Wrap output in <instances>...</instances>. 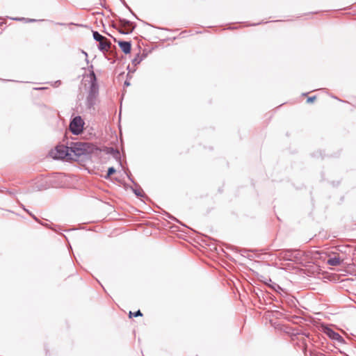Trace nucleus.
<instances>
[{
	"mask_svg": "<svg viewBox=\"0 0 356 356\" xmlns=\"http://www.w3.org/2000/svg\"><path fill=\"white\" fill-rule=\"evenodd\" d=\"M98 95H99L98 86L95 82H92V83L90 86L88 94L86 99V106L88 109H91V108H94V106L97 102Z\"/></svg>",
	"mask_w": 356,
	"mask_h": 356,
	"instance_id": "obj_3",
	"label": "nucleus"
},
{
	"mask_svg": "<svg viewBox=\"0 0 356 356\" xmlns=\"http://www.w3.org/2000/svg\"><path fill=\"white\" fill-rule=\"evenodd\" d=\"M118 45L124 54H129L131 51V42L127 41H119Z\"/></svg>",
	"mask_w": 356,
	"mask_h": 356,
	"instance_id": "obj_8",
	"label": "nucleus"
},
{
	"mask_svg": "<svg viewBox=\"0 0 356 356\" xmlns=\"http://www.w3.org/2000/svg\"><path fill=\"white\" fill-rule=\"evenodd\" d=\"M143 314L142 313L140 312V310H138L137 312L133 313L131 312H130L129 313V316L131 317L132 316H134V317H138V316H141Z\"/></svg>",
	"mask_w": 356,
	"mask_h": 356,
	"instance_id": "obj_12",
	"label": "nucleus"
},
{
	"mask_svg": "<svg viewBox=\"0 0 356 356\" xmlns=\"http://www.w3.org/2000/svg\"><path fill=\"white\" fill-rule=\"evenodd\" d=\"M325 333L329 338L337 341L339 343H343L344 342L343 337L339 333L334 332L330 328L326 327L325 330Z\"/></svg>",
	"mask_w": 356,
	"mask_h": 356,
	"instance_id": "obj_5",
	"label": "nucleus"
},
{
	"mask_svg": "<svg viewBox=\"0 0 356 356\" xmlns=\"http://www.w3.org/2000/svg\"><path fill=\"white\" fill-rule=\"evenodd\" d=\"M115 172V169L113 167H111L108 170L107 176L113 175Z\"/></svg>",
	"mask_w": 356,
	"mask_h": 356,
	"instance_id": "obj_14",
	"label": "nucleus"
},
{
	"mask_svg": "<svg viewBox=\"0 0 356 356\" xmlns=\"http://www.w3.org/2000/svg\"><path fill=\"white\" fill-rule=\"evenodd\" d=\"M92 35H93V38L94 40H95L97 42H100L101 40H102L103 39H105V37L102 35L100 33H99V32L97 31H93L92 32Z\"/></svg>",
	"mask_w": 356,
	"mask_h": 356,
	"instance_id": "obj_10",
	"label": "nucleus"
},
{
	"mask_svg": "<svg viewBox=\"0 0 356 356\" xmlns=\"http://www.w3.org/2000/svg\"><path fill=\"white\" fill-rule=\"evenodd\" d=\"M70 149V153H72L74 158L73 160H76L81 156L91 153L93 150V147L88 143L76 142L71 144Z\"/></svg>",
	"mask_w": 356,
	"mask_h": 356,
	"instance_id": "obj_1",
	"label": "nucleus"
},
{
	"mask_svg": "<svg viewBox=\"0 0 356 356\" xmlns=\"http://www.w3.org/2000/svg\"><path fill=\"white\" fill-rule=\"evenodd\" d=\"M316 99V97H315V96H314V97H309V98L307 99V102L308 103H312V102H313L314 101V99Z\"/></svg>",
	"mask_w": 356,
	"mask_h": 356,
	"instance_id": "obj_16",
	"label": "nucleus"
},
{
	"mask_svg": "<svg viewBox=\"0 0 356 356\" xmlns=\"http://www.w3.org/2000/svg\"><path fill=\"white\" fill-rule=\"evenodd\" d=\"M141 61V58H140L139 56H138L136 58H134L132 60V63L135 65L139 64Z\"/></svg>",
	"mask_w": 356,
	"mask_h": 356,
	"instance_id": "obj_13",
	"label": "nucleus"
},
{
	"mask_svg": "<svg viewBox=\"0 0 356 356\" xmlns=\"http://www.w3.org/2000/svg\"><path fill=\"white\" fill-rule=\"evenodd\" d=\"M84 125V122L80 116L75 117L70 124L71 131L76 135L79 134L82 131Z\"/></svg>",
	"mask_w": 356,
	"mask_h": 356,
	"instance_id": "obj_4",
	"label": "nucleus"
},
{
	"mask_svg": "<svg viewBox=\"0 0 356 356\" xmlns=\"http://www.w3.org/2000/svg\"><path fill=\"white\" fill-rule=\"evenodd\" d=\"M134 193L137 196H143V192L140 190H135Z\"/></svg>",
	"mask_w": 356,
	"mask_h": 356,
	"instance_id": "obj_15",
	"label": "nucleus"
},
{
	"mask_svg": "<svg viewBox=\"0 0 356 356\" xmlns=\"http://www.w3.org/2000/svg\"><path fill=\"white\" fill-rule=\"evenodd\" d=\"M307 336H305V335H303V334H299V335L298 336V337H297V338H298V339L301 342L302 346V348H303V349H305V348H306V346H307V345H306V342H305V341H306V338H307Z\"/></svg>",
	"mask_w": 356,
	"mask_h": 356,
	"instance_id": "obj_11",
	"label": "nucleus"
},
{
	"mask_svg": "<svg viewBox=\"0 0 356 356\" xmlns=\"http://www.w3.org/2000/svg\"><path fill=\"white\" fill-rule=\"evenodd\" d=\"M111 45V42L106 38H105V39H103L99 42L98 49L103 52L107 51L110 49Z\"/></svg>",
	"mask_w": 356,
	"mask_h": 356,
	"instance_id": "obj_6",
	"label": "nucleus"
},
{
	"mask_svg": "<svg viewBox=\"0 0 356 356\" xmlns=\"http://www.w3.org/2000/svg\"><path fill=\"white\" fill-rule=\"evenodd\" d=\"M91 75H92L93 77H95V75L94 72H92Z\"/></svg>",
	"mask_w": 356,
	"mask_h": 356,
	"instance_id": "obj_17",
	"label": "nucleus"
},
{
	"mask_svg": "<svg viewBox=\"0 0 356 356\" xmlns=\"http://www.w3.org/2000/svg\"><path fill=\"white\" fill-rule=\"evenodd\" d=\"M120 22H121L122 26L124 28L127 29V31H120V32L121 33H122V34H128V33H131L133 31L134 27L129 28V26H131V23L129 21L123 19H120Z\"/></svg>",
	"mask_w": 356,
	"mask_h": 356,
	"instance_id": "obj_7",
	"label": "nucleus"
},
{
	"mask_svg": "<svg viewBox=\"0 0 356 356\" xmlns=\"http://www.w3.org/2000/svg\"><path fill=\"white\" fill-rule=\"evenodd\" d=\"M30 22H33L35 21L34 19H29Z\"/></svg>",
	"mask_w": 356,
	"mask_h": 356,
	"instance_id": "obj_18",
	"label": "nucleus"
},
{
	"mask_svg": "<svg viewBox=\"0 0 356 356\" xmlns=\"http://www.w3.org/2000/svg\"><path fill=\"white\" fill-rule=\"evenodd\" d=\"M327 263L330 266H337L341 264V260L339 257H334L328 259Z\"/></svg>",
	"mask_w": 356,
	"mask_h": 356,
	"instance_id": "obj_9",
	"label": "nucleus"
},
{
	"mask_svg": "<svg viewBox=\"0 0 356 356\" xmlns=\"http://www.w3.org/2000/svg\"><path fill=\"white\" fill-rule=\"evenodd\" d=\"M70 147L64 145H57L54 149L50 152V156L54 159H67L72 160L73 157L72 153L70 152Z\"/></svg>",
	"mask_w": 356,
	"mask_h": 356,
	"instance_id": "obj_2",
	"label": "nucleus"
}]
</instances>
